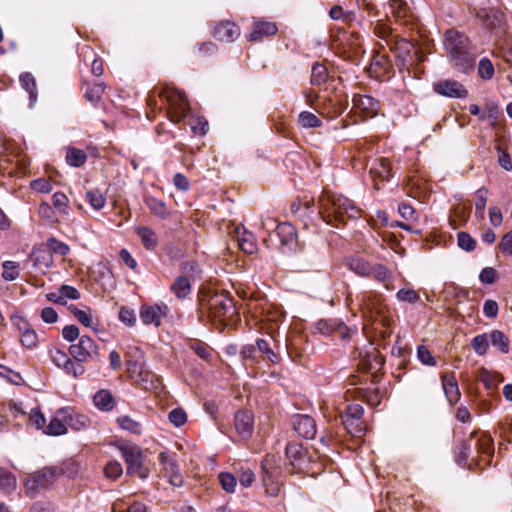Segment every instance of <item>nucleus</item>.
Wrapping results in <instances>:
<instances>
[{"instance_id": "38", "label": "nucleus", "mask_w": 512, "mask_h": 512, "mask_svg": "<svg viewBox=\"0 0 512 512\" xmlns=\"http://www.w3.org/2000/svg\"><path fill=\"white\" fill-rule=\"evenodd\" d=\"M470 210L464 205H458L454 208V215L449 216L451 226L456 229L461 224L465 223L469 217Z\"/></svg>"}, {"instance_id": "28", "label": "nucleus", "mask_w": 512, "mask_h": 512, "mask_svg": "<svg viewBox=\"0 0 512 512\" xmlns=\"http://www.w3.org/2000/svg\"><path fill=\"white\" fill-rule=\"evenodd\" d=\"M144 202L154 216L160 219H167L170 217L169 209L164 201L153 196H147L145 197Z\"/></svg>"}, {"instance_id": "14", "label": "nucleus", "mask_w": 512, "mask_h": 512, "mask_svg": "<svg viewBox=\"0 0 512 512\" xmlns=\"http://www.w3.org/2000/svg\"><path fill=\"white\" fill-rule=\"evenodd\" d=\"M213 36L222 42H232L240 36V28L234 22L222 21L214 27Z\"/></svg>"}, {"instance_id": "20", "label": "nucleus", "mask_w": 512, "mask_h": 512, "mask_svg": "<svg viewBox=\"0 0 512 512\" xmlns=\"http://www.w3.org/2000/svg\"><path fill=\"white\" fill-rule=\"evenodd\" d=\"M370 174L375 182V189H380L379 183L389 181L392 177L390 161L387 158H381L379 162L370 169Z\"/></svg>"}, {"instance_id": "30", "label": "nucleus", "mask_w": 512, "mask_h": 512, "mask_svg": "<svg viewBox=\"0 0 512 512\" xmlns=\"http://www.w3.org/2000/svg\"><path fill=\"white\" fill-rule=\"evenodd\" d=\"M275 234L281 246H291L296 240L295 228L289 223H280Z\"/></svg>"}, {"instance_id": "51", "label": "nucleus", "mask_w": 512, "mask_h": 512, "mask_svg": "<svg viewBox=\"0 0 512 512\" xmlns=\"http://www.w3.org/2000/svg\"><path fill=\"white\" fill-rule=\"evenodd\" d=\"M86 199L95 210H101L106 203L105 197L98 190H90L86 193Z\"/></svg>"}, {"instance_id": "32", "label": "nucleus", "mask_w": 512, "mask_h": 512, "mask_svg": "<svg viewBox=\"0 0 512 512\" xmlns=\"http://www.w3.org/2000/svg\"><path fill=\"white\" fill-rule=\"evenodd\" d=\"M136 233L147 250H154L158 245V236L151 228L139 226L136 228Z\"/></svg>"}, {"instance_id": "48", "label": "nucleus", "mask_w": 512, "mask_h": 512, "mask_svg": "<svg viewBox=\"0 0 512 512\" xmlns=\"http://www.w3.org/2000/svg\"><path fill=\"white\" fill-rule=\"evenodd\" d=\"M471 346L478 355H484L489 348V338L486 333L479 334L472 339Z\"/></svg>"}, {"instance_id": "1", "label": "nucleus", "mask_w": 512, "mask_h": 512, "mask_svg": "<svg viewBox=\"0 0 512 512\" xmlns=\"http://www.w3.org/2000/svg\"><path fill=\"white\" fill-rule=\"evenodd\" d=\"M320 213L323 218H334L336 221L345 222L346 219H357L361 216L359 209L353 201L342 195L325 193L320 198Z\"/></svg>"}, {"instance_id": "62", "label": "nucleus", "mask_w": 512, "mask_h": 512, "mask_svg": "<svg viewBox=\"0 0 512 512\" xmlns=\"http://www.w3.org/2000/svg\"><path fill=\"white\" fill-rule=\"evenodd\" d=\"M20 341L23 346H25L28 349H33L37 346L38 343V335L35 332V330L30 329L29 331H26L22 335H20Z\"/></svg>"}, {"instance_id": "60", "label": "nucleus", "mask_w": 512, "mask_h": 512, "mask_svg": "<svg viewBox=\"0 0 512 512\" xmlns=\"http://www.w3.org/2000/svg\"><path fill=\"white\" fill-rule=\"evenodd\" d=\"M68 375H72L73 377H79L84 374L85 368L83 365L77 363V361H73L70 358H68L67 363H65L61 367Z\"/></svg>"}, {"instance_id": "24", "label": "nucleus", "mask_w": 512, "mask_h": 512, "mask_svg": "<svg viewBox=\"0 0 512 512\" xmlns=\"http://www.w3.org/2000/svg\"><path fill=\"white\" fill-rule=\"evenodd\" d=\"M82 89H85L84 98L92 105H97L102 98L106 86L101 81L90 83L84 80L82 81Z\"/></svg>"}, {"instance_id": "19", "label": "nucleus", "mask_w": 512, "mask_h": 512, "mask_svg": "<svg viewBox=\"0 0 512 512\" xmlns=\"http://www.w3.org/2000/svg\"><path fill=\"white\" fill-rule=\"evenodd\" d=\"M442 387L447 400L451 405L456 404L461 397L458 382L453 373H445L441 376Z\"/></svg>"}, {"instance_id": "53", "label": "nucleus", "mask_w": 512, "mask_h": 512, "mask_svg": "<svg viewBox=\"0 0 512 512\" xmlns=\"http://www.w3.org/2000/svg\"><path fill=\"white\" fill-rule=\"evenodd\" d=\"M118 425L124 429L128 430L132 433L138 434L141 432V425L139 422L133 420L129 416H120L117 418Z\"/></svg>"}, {"instance_id": "63", "label": "nucleus", "mask_w": 512, "mask_h": 512, "mask_svg": "<svg viewBox=\"0 0 512 512\" xmlns=\"http://www.w3.org/2000/svg\"><path fill=\"white\" fill-rule=\"evenodd\" d=\"M485 111L487 113V120L495 128L501 115L499 107L494 103H489L485 106Z\"/></svg>"}, {"instance_id": "54", "label": "nucleus", "mask_w": 512, "mask_h": 512, "mask_svg": "<svg viewBox=\"0 0 512 512\" xmlns=\"http://www.w3.org/2000/svg\"><path fill=\"white\" fill-rule=\"evenodd\" d=\"M194 134L205 135L209 129L208 121L204 117H192L189 122Z\"/></svg>"}, {"instance_id": "29", "label": "nucleus", "mask_w": 512, "mask_h": 512, "mask_svg": "<svg viewBox=\"0 0 512 512\" xmlns=\"http://www.w3.org/2000/svg\"><path fill=\"white\" fill-rule=\"evenodd\" d=\"M370 277L383 284L387 290L391 289L390 284L392 282L393 275L386 266L379 263L371 265Z\"/></svg>"}, {"instance_id": "12", "label": "nucleus", "mask_w": 512, "mask_h": 512, "mask_svg": "<svg viewBox=\"0 0 512 512\" xmlns=\"http://www.w3.org/2000/svg\"><path fill=\"white\" fill-rule=\"evenodd\" d=\"M477 437L476 449L477 452L481 455V460L485 462V464L490 463V459L494 454V442L492 437L485 432L478 433L477 431H473L470 434V439Z\"/></svg>"}, {"instance_id": "45", "label": "nucleus", "mask_w": 512, "mask_h": 512, "mask_svg": "<svg viewBox=\"0 0 512 512\" xmlns=\"http://www.w3.org/2000/svg\"><path fill=\"white\" fill-rule=\"evenodd\" d=\"M345 106L338 100L329 99L322 108V114L327 115L329 118H335L343 113Z\"/></svg>"}, {"instance_id": "47", "label": "nucleus", "mask_w": 512, "mask_h": 512, "mask_svg": "<svg viewBox=\"0 0 512 512\" xmlns=\"http://www.w3.org/2000/svg\"><path fill=\"white\" fill-rule=\"evenodd\" d=\"M328 78L327 68L320 64L315 63L312 66V72H311V83L313 85H321L324 83Z\"/></svg>"}, {"instance_id": "25", "label": "nucleus", "mask_w": 512, "mask_h": 512, "mask_svg": "<svg viewBox=\"0 0 512 512\" xmlns=\"http://www.w3.org/2000/svg\"><path fill=\"white\" fill-rule=\"evenodd\" d=\"M134 381L142 388L149 391L157 392L161 389L159 377L154 372L146 368L134 378Z\"/></svg>"}, {"instance_id": "8", "label": "nucleus", "mask_w": 512, "mask_h": 512, "mask_svg": "<svg viewBox=\"0 0 512 512\" xmlns=\"http://www.w3.org/2000/svg\"><path fill=\"white\" fill-rule=\"evenodd\" d=\"M57 475L55 468H43L31 474L25 481L26 492L34 494L40 489L47 488L56 480Z\"/></svg>"}, {"instance_id": "58", "label": "nucleus", "mask_w": 512, "mask_h": 512, "mask_svg": "<svg viewBox=\"0 0 512 512\" xmlns=\"http://www.w3.org/2000/svg\"><path fill=\"white\" fill-rule=\"evenodd\" d=\"M218 478L222 488L226 492L233 493L235 491L237 481L232 474L222 472L219 474Z\"/></svg>"}, {"instance_id": "21", "label": "nucleus", "mask_w": 512, "mask_h": 512, "mask_svg": "<svg viewBox=\"0 0 512 512\" xmlns=\"http://www.w3.org/2000/svg\"><path fill=\"white\" fill-rule=\"evenodd\" d=\"M67 410L60 408L56 411L54 417L50 420L49 424L45 426L44 433L52 436H60L67 433V427L65 423V414Z\"/></svg>"}, {"instance_id": "42", "label": "nucleus", "mask_w": 512, "mask_h": 512, "mask_svg": "<svg viewBox=\"0 0 512 512\" xmlns=\"http://www.w3.org/2000/svg\"><path fill=\"white\" fill-rule=\"evenodd\" d=\"M342 423L347 431L353 436H360L365 430V425L362 419L355 421L354 418L342 416Z\"/></svg>"}, {"instance_id": "9", "label": "nucleus", "mask_w": 512, "mask_h": 512, "mask_svg": "<svg viewBox=\"0 0 512 512\" xmlns=\"http://www.w3.org/2000/svg\"><path fill=\"white\" fill-rule=\"evenodd\" d=\"M159 461L164 476L168 478L169 483L174 487H181L184 484V478L179 471L175 458L166 452H162L159 455Z\"/></svg>"}, {"instance_id": "43", "label": "nucleus", "mask_w": 512, "mask_h": 512, "mask_svg": "<svg viewBox=\"0 0 512 512\" xmlns=\"http://www.w3.org/2000/svg\"><path fill=\"white\" fill-rule=\"evenodd\" d=\"M285 452L290 464L292 466H297V463L301 460L303 454L301 444L290 442L287 444Z\"/></svg>"}, {"instance_id": "44", "label": "nucleus", "mask_w": 512, "mask_h": 512, "mask_svg": "<svg viewBox=\"0 0 512 512\" xmlns=\"http://www.w3.org/2000/svg\"><path fill=\"white\" fill-rule=\"evenodd\" d=\"M256 348L260 353L265 355L266 359L271 363L275 364L279 362L278 355L273 351L267 340L262 338L258 339L256 341Z\"/></svg>"}, {"instance_id": "46", "label": "nucleus", "mask_w": 512, "mask_h": 512, "mask_svg": "<svg viewBox=\"0 0 512 512\" xmlns=\"http://www.w3.org/2000/svg\"><path fill=\"white\" fill-rule=\"evenodd\" d=\"M189 348L201 359L209 360L212 354L211 348L204 342L198 340H191L189 342Z\"/></svg>"}, {"instance_id": "17", "label": "nucleus", "mask_w": 512, "mask_h": 512, "mask_svg": "<svg viewBox=\"0 0 512 512\" xmlns=\"http://www.w3.org/2000/svg\"><path fill=\"white\" fill-rule=\"evenodd\" d=\"M452 67L461 73H469L475 63V57L470 53L469 49L447 56Z\"/></svg>"}, {"instance_id": "23", "label": "nucleus", "mask_w": 512, "mask_h": 512, "mask_svg": "<svg viewBox=\"0 0 512 512\" xmlns=\"http://www.w3.org/2000/svg\"><path fill=\"white\" fill-rule=\"evenodd\" d=\"M64 410H67V414H65V423L66 427H70L75 431L85 430L90 426L89 417L77 413L74 409L70 407H64Z\"/></svg>"}, {"instance_id": "57", "label": "nucleus", "mask_w": 512, "mask_h": 512, "mask_svg": "<svg viewBox=\"0 0 512 512\" xmlns=\"http://www.w3.org/2000/svg\"><path fill=\"white\" fill-rule=\"evenodd\" d=\"M458 246L465 251H473L476 248L475 239L467 232L457 234Z\"/></svg>"}, {"instance_id": "15", "label": "nucleus", "mask_w": 512, "mask_h": 512, "mask_svg": "<svg viewBox=\"0 0 512 512\" xmlns=\"http://www.w3.org/2000/svg\"><path fill=\"white\" fill-rule=\"evenodd\" d=\"M168 307L166 305H143L140 309V319L146 325L154 324L159 326L161 319L167 314Z\"/></svg>"}, {"instance_id": "41", "label": "nucleus", "mask_w": 512, "mask_h": 512, "mask_svg": "<svg viewBox=\"0 0 512 512\" xmlns=\"http://www.w3.org/2000/svg\"><path fill=\"white\" fill-rule=\"evenodd\" d=\"M488 194L489 192L486 188H480L475 193V212L480 218H484Z\"/></svg>"}, {"instance_id": "61", "label": "nucleus", "mask_w": 512, "mask_h": 512, "mask_svg": "<svg viewBox=\"0 0 512 512\" xmlns=\"http://www.w3.org/2000/svg\"><path fill=\"white\" fill-rule=\"evenodd\" d=\"M123 473L122 466L117 461H110L107 463V465L104 468V474L109 479H117L119 478Z\"/></svg>"}, {"instance_id": "16", "label": "nucleus", "mask_w": 512, "mask_h": 512, "mask_svg": "<svg viewBox=\"0 0 512 512\" xmlns=\"http://www.w3.org/2000/svg\"><path fill=\"white\" fill-rule=\"evenodd\" d=\"M293 428L299 436L305 439H312L316 435V422L309 415L295 416Z\"/></svg>"}, {"instance_id": "4", "label": "nucleus", "mask_w": 512, "mask_h": 512, "mask_svg": "<svg viewBox=\"0 0 512 512\" xmlns=\"http://www.w3.org/2000/svg\"><path fill=\"white\" fill-rule=\"evenodd\" d=\"M157 95L167 102V116L172 122L179 123L187 116L189 103L183 92L166 86Z\"/></svg>"}, {"instance_id": "27", "label": "nucleus", "mask_w": 512, "mask_h": 512, "mask_svg": "<svg viewBox=\"0 0 512 512\" xmlns=\"http://www.w3.org/2000/svg\"><path fill=\"white\" fill-rule=\"evenodd\" d=\"M236 234L238 246L243 252L247 254H253L256 252L257 245L255 237L252 233L246 231L245 229L241 230L240 228H237Z\"/></svg>"}, {"instance_id": "7", "label": "nucleus", "mask_w": 512, "mask_h": 512, "mask_svg": "<svg viewBox=\"0 0 512 512\" xmlns=\"http://www.w3.org/2000/svg\"><path fill=\"white\" fill-rule=\"evenodd\" d=\"M120 451L127 464V473L145 479L148 476V470L143 466V455L140 449L135 446H124Z\"/></svg>"}, {"instance_id": "49", "label": "nucleus", "mask_w": 512, "mask_h": 512, "mask_svg": "<svg viewBox=\"0 0 512 512\" xmlns=\"http://www.w3.org/2000/svg\"><path fill=\"white\" fill-rule=\"evenodd\" d=\"M494 66L490 59L482 58L478 64V75L483 80H490L494 76Z\"/></svg>"}, {"instance_id": "39", "label": "nucleus", "mask_w": 512, "mask_h": 512, "mask_svg": "<svg viewBox=\"0 0 512 512\" xmlns=\"http://www.w3.org/2000/svg\"><path fill=\"white\" fill-rule=\"evenodd\" d=\"M20 82L22 87L28 92L30 100L35 101L37 97V86L34 76L25 72L20 75Z\"/></svg>"}, {"instance_id": "10", "label": "nucleus", "mask_w": 512, "mask_h": 512, "mask_svg": "<svg viewBox=\"0 0 512 512\" xmlns=\"http://www.w3.org/2000/svg\"><path fill=\"white\" fill-rule=\"evenodd\" d=\"M434 91L442 96L449 98H465L468 95V90L465 86L452 79H445L437 81L433 84Z\"/></svg>"}, {"instance_id": "59", "label": "nucleus", "mask_w": 512, "mask_h": 512, "mask_svg": "<svg viewBox=\"0 0 512 512\" xmlns=\"http://www.w3.org/2000/svg\"><path fill=\"white\" fill-rule=\"evenodd\" d=\"M169 421L176 427L184 425L187 421V414L182 408H174L169 412Z\"/></svg>"}, {"instance_id": "37", "label": "nucleus", "mask_w": 512, "mask_h": 512, "mask_svg": "<svg viewBox=\"0 0 512 512\" xmlns=\"http://www.w3.org/2000/svg\"><path fill=\"white\" fill-rule=\"evenodd\" d=\"M33 261L40 269H48L53 263L52 254L49 250H36L33 252Z\"/></svg>"}, {"instance_id": "31", "label": "nucleus", "mask_w": 512, "mask_h": 512, "mask_svg": "<svg viewBox=\"0 0 512 512\" xmlns=\"http://www.w3.org/2000/svg\"><path fill=\"white\" fill-rule=\"evenodd\" d=\"M371 265L368 261L360 257H350L347 259L349 270L361 277H370Z\"/></svg>"}, {"instance_id": "22", "label": "nucleus", "mask_w": 512, "mask_h": 512, "mask_svg": "<svg viewBox=\"0 0 512 512\" xmlns=\"http://www.w3.org/2000/svg\"><path fill=\"white\" fill-rule=\"evenodd\" d=\"M277 31L278 28L273 22L255 21L248 39L250 41H261L264 37L275 35Z\"/></svg>"}, {"instance_id": "40", "label": "nucleus", "mask_w": 512, "mask_h": 512, "mask_svg": "<svg viewBox=\"0 0 512 512\" xmlns=\"http://www.w3.org/2000/svg\"><path fill=\"white\" fill-rule=\"evenodd\" d=\"M298 124L303 128H317L322 125L321 120L312 112L302 111L298 115Z\"/></svg>"}, {"instance_id": "5", "label": "nucleus", "mask_w": 512, "mask_h": 512, "mask_svg": "<svg viewBox=\"0 0 512 512\" xmlns=\"http://www.w3.org/2000/svg\"><path fill=\"white\" fill-rule=\"evenodd\" d=\"M262 480L266 493L270 496H277L280 491V483L277 477L280 475V458L268 454L261 462Z\"/></svg>"}, {"instance_id": "3", "label": "nucleus", "mask_w": 512, "mask_h": 512, "mask_svg": "<svg viewBox=\"0 0 512 512\" xmlns=\"http://www.w3.org/2000/svg\"><path fill=\"white\" fill-rule=\"evenodd\" d=\"M200 307L208 312L211 319L219 322L231 320L236 313L233 300L221 293L204 297Z\"/></svg>"}, {"instance_id": "35", "label": "nucleus", "mask_w": 512, "mask_h": 512, "mask_svg": "<svg viewBox=\"0 0 512 512\" xmlns=\"http://www.w3.org/2000/svg\"><path fill=\"white\" fill-rule=\"evenodd\" d=\"M94 404L97 408L110 411L114 406L113 396L107 390L97 392L93 398Z\"/></svg>"}, {"instance_id": "56", "label": "nucleus", "mask_w": 512, "mask_h": 512, "mask_svg": "<svg viewBox=\"0 0 512 512\" xmlns=\"http://www.w3.org/2000/svg\"><path fill=\"white\" fill-rule=\"evenodd\" d=\"M0 487L6 492L14 490L16 487L15 476L4 469H0Z\"/></svg>"}, {"instance_id": "55", "label": "nucleus", "mask_w": 512, "mask_h": 512, "mask_svg": "<svg viewBox=\"0 0 512 512\" xmlns=\"http://www.w3.org/2000/svg\"><path fill=\"white\" fill-rule=\"evenodd\" d=\"M397 299L401 302H407L410 304H414L420 300L419 293L412 288H403L400 289L397 294Z\"/></svg>"}, {"instance_id": "52", "label": "nucleus", "mask_w": 512, "mask_h": 512, "mask_svg": "<svg viewBox=\"0 0 512 512\" xmlns=\"http://www.w3.org/2000/svg\"><path fill=\"white\" fill-rule=\"evenodd\" d=\"M47 246H48L51 254L55 253V254H59L61 256H66L70 252V247L66 243H64L56 238L48 239Z\"/></svg>"}, {"instance_id": "6", "label": "nucleus", "mask_w": 512, "mask_h": 512, "mask_svg": "<svg viewBox=\"0 0 512 512\" xmlns=\"http://www.w3.org/2000/svg\"><path fill=\"white\" fill-rule=\"evenodd\" d=\"M69 354L77 362L94 361L99 358V350L96 342L89 336L83 335L78 343L69 347Z\"/></svg>"}, {"instance_id": "34", "label": "nucleus", "mask_w": 512, "mask_h": 512, "mask_svg": "<svg viewBox=\"0 0 512 512\" xmlns=\"http://www.w3.org/2000/svg\"><path fill=\"white\" fill-rule=\"evenodd\" d=\"M66 162L72 167H81L87 161V154L79 148L68 147L65 156Z\"/></svg>"}, {"instance_id": "13", "label": "nucleus", "mask_w": 512, "mask_h": 512, "mask_svg": "<svg viewBox=\"0 0 512 512\" xmlns=\"http://www.w3.org/2000/svg\"><path fill=\"white\" fill-rule=\"evenodd\" d=\"M353 106L363 113L364 118H372L377 115L379 102L369 95H354Z\"/></svg>"}, {"instance_id": "33", "label": "nucleus", "mask_w": 512, "mask_h": 512, "mask_svg": "<svg viewBox=\"0 0 512 512\" xmlns=\"http://www.w3.org/2000/svg\"><path fill=\"white\" fill-rule=\"evenodd\" d=\"M178 299H185L191 293V283L186 276H178L170 286Z\"/></svg>"}, {"instance_id": "18", "label": "nucleus", "mask_w": 512, "mask_h": 512, "mask_svg": "<svg viewBox=\"0 0 512 512\" xmlns=\"http://www.w3.org/2000/svg\"><path fill=\"white\" fill-rule=\"evenodd\" d=\"M254 419L249 411H238L235 414V428L242 439H248L253 432Z\"/></svg>"}, {"instance_id": "11", "label": "nucleus", "mask_w": 512, "mask_h": 512, "mask_svg": "<svg viewBox=\"0 0 512 512\" xmlns=\"http://www.w3.org/2000/svg\"><path fill=\"white\" fill-rule=\"evenodd\" d=\"M444 47L447 56L469 49V40L462 33L450 29L444 35Z\"/></svg>"}, {"instance_id": "26", "label": "nucleus", "mask_w": 512, "mask_h": 512, "mask_svg": "<svg viewBox=\"0 0 512 512\" xmlns=\"http://www.w3.org/2000/svg\"><path fill=\"white\" fill-rule=\"evenodd\" d=\"M478 378L488 390H495L504 381L500 373L488 370L485 367L479 369Z\"/></svg>"}, {"instance_id": "50", "label": "nucleus", "mask_w": 512, "mask_h": 512, "mask_svg": "<svg viewBox=\"0 0 512 512\" xmlns=\"http://www.w3.org/2000/svg\"><path fill=\"white\" fill-rule=\"evenodd\" d=\"M2 267V277L6 281H13L19 277V263L15 261H5Z\"/></svg>"}, {"instance_id": "2", "label": "nucleus", "mask_w": 512, "mask_h": 512, "mask_svg": "<svg viewBox=\"0 0 512 512\" xmlns=\"http://www.w3.org/2000/svg\"><path fill=\"white\" fill-rule=\"evenodd\" d=\"M360 308L363 316L368 318L373 325L379 323L383 327L390 326L392 320L381 294L373 292L364 293L361 298Z\"/></svg>"}, {"instance_id": "36", "label": "nucleus", "mask_w": 512, "mask_h": 512, "mask_svg": "<svg viewBox=\"0 0 512 512\" xmlns=\"http://www.w3.org/2000/svg\"><path fill=\"white\" fill-rule=\"evenodd\" d=\"M491 343L503 354H507L510 349L509 338L500 330H493L490 334Z\"/></svg>"}, {"instance_id": "64", "label": "nucleus", "mask_w": 512, "mask_h": 512, "mask_svg": "<svg viewBox=\"0 0 512 512\" xmlns=\"http://www.w3.org/2000/svg\"><path fill=\"white\" fill-rule=\"evenodd\" d=\"M498 248L502 254L512 256V229L503 235L498 244Z\"/></svg>"}]
</instances>
